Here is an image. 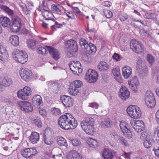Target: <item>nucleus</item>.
Segmentation results:
<instances>
[{"label":"nucleus","instance_id":"f257e3e1","mask_svg":"<svg viewBox=\"0 0 159 159\" xmlns=\"http://www.w3.org/2000/svg\"><path fill=\"white\" fill-rule=\"evenodd\" d=\"M58 123L61 128L64 129H74L78 125L77 121L69 113L61 116L58 120Z\"/></svg>","mask_w":159,"mask_h":159},{"label":"nucleus","instance_id":"f03ea898","mask_svg":"<svg viewBox=\"0 0 159 159\" xmlns=\"http://www.w3.org/2000/svg\"><path fill=\"white\" fill-rule=\"evenodd\" d=\"M81 127L88 134L92 135L95 130L94 119L91 117L86 118L80 122Z\"/></svg>","mask_w":159,"mask_h":159},{"label":"nucleus","instance_id":"7ed1b4c3","mask_svg":"<svg viewBox=\"0 0 159 159\" xmlns=\"http://www.w3.org/2000/svg\"><path fill=\"white\" fill-rule=\"evenodd\" d=\"M13 58L16 61L22 64H24L28 59L26 53L18 49H15L13 53Z\"/></svg>","mask_w":159,"mask_h":159},{"label":"nucleus","instance_id":"20e7f679","mask_svg":"<svg viewBox=\"0 0 159 159\" xmlns=\"http://www.w3.org/2000/svg\"><path fill=\"white\" fill-rule=\"evenodd\" d=\"M127 112L129 116L133 118L137 119L141 116L140 108L135 106H129L127 108Z\"/></svg>","mask_w":159,"mask_h":159},{"label":"nucleus","instance_id":"39448f33","mask_svg":"<svg viewBox=\"0 0 159 159\" xmlns=\"http://www.w3.org/2000/svg\"><path fill=\"white\" fill-rule=\"evenodd\" d=\"M82 84V82L80 80L74 81L68 90L70 94L73 96L77 95L79 93L78 89L81 87Z\"/></svg>","mask_w":159,"mask_h":159},{"label":"nucleus","instance_id":"423d86ee","mask_svg":"<svg viewBox=\"0 0 159 159\" xmlns=\"http://www.w3.org/2000/svg\"><path fill=\"white\" fill-rule=\"evenodd\" d=\"M145 104L149 108L154 107L156 105L155 98L153 93L150 91H147L145 99Z\"/></svg>","mask_w":159,"mask_h":159},{"label":"nucleus","instance_id":"0eeeda50","mask_svg":"<svg viewBox=\"0 0 159 159\" xmlns=\"http://www.w3.org/2000/svg\"><path fill=\"white\" fill-rule=\"evenodd\" d=\"M98 74L94 70L89 69L84 77L85 80L89 83H93L96 82L98 79Z\"/></svg>","mask_w":159,"mask_h":159},{"label":"nucleus","instance_id":"6e6552de","mask_svg":"<svg viewBox=\"0 0 159 159\" xmlns=\"http://www.w3.org/2000/svg\"><path fill=\"white\" fill-rule=\"evenodd\" d=\"M66 44L68 52L73 55L78 50V46L76 41L70 39L67 41Z\"/></svg>","mask_w":159,"mask_h":159},{"label":"nucleus","instance_id":"1a4fd4ad","mask_svg":"<svg viewBox=\"0 0 159 159\" xmlns=\"http://www.w3.org/2000/svg\"><path fill=\"white\" fill-rule=\"evenodd\" d=\"M131 49L136 53H139L143 52V49L141 42L135 39L131 40L130 43Z\"/></svg>","mask_w":159,"mask_h":159},{"label":"nucleus","instance_id":"9d476101","mask_svg":"<svg viewBox=\"0 0 159 159\" xmlns=\"http://www.w3.org/2000/svg\"><path fill=\"white\" fill-rule=\"evenodd\" d=\"M12 23L10 28L11 30L15 32L19 31L22 26L20 19L18 17L15 18L13 19Z\"/></svg>","mask_w":159,"mask_h":159},{"label":"nucleus","instance_id":"9b49d317","mask_svg":"<svg viewBox=\"0 0 159 159\" xmlns=\"http://www.w3.org/2000/svg\"><path fill=\"white\" fill-rule=\"evenodd\" d=\"M37 151L34 148H27L24 149L21 152L23 157L26 158L32 157L37 153Z\"/></svg>","mask_w":159,"mask_h":159},{"label":"nucleus","instance_id":"f8f14e48","mask_svg":"<svg viewBox=\"0 0 159 159\" xmlns=\"http://www.w3.org/2000/svg\"><path fill=\"white\" fill-rule=\"evenodd\" d=\"M20 108L22 111L28 112L32 111L33 107L31 104L27 102H20L18 103Z\"/></svg>","mask_w":159,"mask_h":159},{"label":"nucleus","instance_id":"ddd939ff","mask_svg":"<svg viewBox=\"0 0 159 159\" xmlns=\"http://www.w3.org/2000/svg\"><path fill=\"white\" fill-rule=\"evenodd\" d=\"M20 76L22 79L28 81L31 79L32 73L31 71L27 68L23 69L20 72Z\"/></svg>","mask_w":159,"mask_h":159},{"label":"nucleus","instance_id":"4468645a","mask_svg":"<svg viewBox=\"0 0 159 159\" xmlns=\"http://www.w3.org/2000/svg\"><path fill=\"white\" fill-rule=\"evenodd\" d=\"M60 99L63 104L66 107H70L74 103L73 99L70 96L63 95L61 96Z\"/></svg>","mask_w":159,"mask_h":159},{"label":"nucleus","instance_id":"2eb2a0df","mask_svg":"<svg viewBox=\"0 0 159 159\" xmlns=\"http://www.w3.org/2000/svg\"><path fill=\"white\" fill-rule=\"evenodd\" d=\"M130 88L134 93L137 92L139 83L137 76H135L128 82Z\"/></svg>","mask_w":159,"mask_h":159},{"label":"nucleus","instance_id":"dca6fc26","mask_svg":"<svg viewBox=\"0 0 159 159\" xmlns=\"http://www.w3.org/2000/svg\"><path fill=\"white\" fill-rule=\"evenodd\" d=\"M120 127L124 135L129 138L131 137L132 133L127 128V124L126 122L121 121L120 122Z\"/></svg>","mask_w":159,"mask_h":159},{"label":"nucleus","instance_id":"f3484780","mask_svg":"<svg viewBox=\"0 0 159 159\" xmlns=\"http://www.w3.org/2000/svg\"><path fill=\"white\" fill-rule=\"evenodd\" d=\"M119 95L123 100H125L129 98L130 93L126 87H122L120 89Z\"/></svg>","mask_w":159,"mask_h":159},{"label":"nucleus","instance_id":"a211bd4d","mask_svg":"<svg viewBox=\"0 0 159 159\" xmlns=\"http://www.w3.org/2000/svg\"><path fill=\"white\" fill-rule=\"evenodd\" d=\"M46 47L54 59L57 60L60 58V53L57 49L47 46H46Z\"/></svg>","mask_w":159,"mask_h":159},{"label":"nucleus","instance_id":"6ab92c4d","mask_svg":"<svg viewBox=\"0 0 159 159\" xmlns=\"http://www.w3.org/2000/svg\"><path fill=\"white\" fill-rule=\"evenodd\" d=\"M85 50V51L87 53L93 55L97 51V48L95 45L89 43Z\"/></svg>","mask_w":159,"mask_h":159},{"label":"nucleus","instance_id":"aec40b11","mask_svg":"<svg viewBox=\"0 0 159 159\" xmlns=\"http://www.w3.org/2000/svg\"><path fill=\"white\" fill-rule=\"evenodd\" d=\"M132 73V69L129 66H125L122 68V75L125 79H127L129 77Z\"/></svg>","mask_w":159,"mask_h":159},{"label":"nucleus","instance_id":"412c9836","mask_svg":"<svg viewBox=\"0 0 159 159\" xmlns=\"http://www.w3.org/2000/svg\"><path fill=\"white\" fill-rule=\"evenodd\" d=\"M30 141L33 144L36 143L39 140V135L37 132H33L29 137Z\"/></svg>","mask_w":159,"mask_h":159},{"label":"nucleus","instance_id":"4be33fe9","mask_svg":"<svg viewBox=\"0 0 159 159\" xmlns=\"http://www.w3.org/2000/svg\"><path fill=\"white\" fill-rule=\"evenodd\" d=\"M47 84L50 89L53 90L54 92H56L58 90L60 86V84L57 82L51 80L47 82Z\"/></svg>","mask_w":159,"mask_h":159},{"label":"nucleus","instance_id":"5701e85b","mask_svg":"<svg viewBox=\"0 0 159 159\" xmlns=\"http://www.w3.org/2000/svg\"><path fill=\"white\" fill-rule=\"evenodd\" d=\"M32 102L33 104L37 106H42L43 102L40 96L36 95L34 96L32 99Z\"/></svg>","mask_w":159,"mask_h":159},{"label":"nucleus","instance_id":"b1692460","mask_svg":"<svg viewBox=\"0 0 159 159\" xmlns=\"http://www.w3.org/2000/svg\"><path fill=\"white\" fill-rule=\"evenodd\" d=\"M102 154L104 159H112L113 157L112 152L108 149H104Z\"/></svg>","mask_w":159,"mask_h":159},{"label":"nucleus","instance_id":"393cba45","mask_svg":"<svg viewBox=\"0 0 159 159\" xmlns=\"http://www.w3.org/2000/svg\"><path fill=\"white\" fill-rule=\"evenodd\" d=\"M62 7L58 4H52L51 6L52 11L54 13L59 14H61L62 13Z\"/></svg>","mask_w":159,"mask_h":159},{"label":"nucleus","instance_id":"a878e982","mask_svg":"<svg viewBox=\"0 0 159 159\" xmlns=\"http://www.w3.org/2000/svg\"><path fill=\"white\" fill-rule=\"evenodd\" d=\"M19 38L16 35H12L9 38V42L15 46H17L19 44Z\"/></svg>","mask_w":159,"mask_h":159},{"label":"nucleus","instance_id":"bb28decb","mask_svg":"<svg viewBox=\"0 0 159 159\" xmlns=\"http://www.w3.org/2000/svg\"><path fill=\"white\" fill-rule=\"evenodd\" d=\"M112 72L113 74L115 79L118 82H121V79L120 72V69L118 68H116L113 69Z\"/></svg>","mask_w":159,"mask_h":159},{"label":"nucleus","instance_id":"cd10ccee","mask_svg":"<svg viewBox=\"0 0 159 159\" xmlns=\"http://www.w3.org/2000/svg\"><path fill=\"white\" fill-rule=\"evenodd\" d=\"M8 57L6 48L2 45H0V59H7Z\"/></svg>","mask_w":159,"mask_h":159},{"label":"nucleus","instance_id":"c85d7f7f","mask_svg":"<svg viewBox=\"0 0 159 159\" xmlns=\"http://www.w3.org/2000/svg\"><path fill=\"white\" fill-rule=\"evenodd\" d=\"M68 159H84V158L75 151H73L70 153L68 156Z\"/></svg>","mask_w":159,"mask_h":159},{"label":"nucleus","instance_id":"c756f323","mask_svg":"<svg viewBox=\"0 0 159 159\" xmlns=\"http://www.w3.org/2000/svg\"><path fill=\"white\" fill-rule=\"evenodd\" d=\"M98 68L100 71H105L109 68V65L107 62L101 61L99 64Z\"/></svg>","mask_w":159,"mask_h":159},{"label":"nucleus","instance_id":"7c9ffc66","mask_svg":"<svg viewBox=\"0 0 159 159\" xmlns=\"http://www.w3.org/2000/svg\"><path fill=\"white\" fill-rule=\"evenodd\" d=\"M0 22L2 26L5 27H8L10 24V19L6 17H0Z\"/></svg>","mask_w":159,"mask_h":159},{"label":"nucleus","instance_id":"2f4dec72","mask_svg":"<svg viewBox=\"0 0 159 159\" xmlns=\"http://www.w3.org/2000/svg\"><path fill=\"white\" fill-rule=\"evenodd\" d=\"M130 123L132 126H134V125L138 127L140 126L142 128H143V127L145 126L144 122L141 120L131 121Z\"/></svg>","mask_w":159,"mask_h":159},{"label":"nucleus","instance_id":"473e14b6","mask_svg":"<svg viewBox=\"0 0 159 159\" xmlns=\"http://www.w3.org/2000/svg\"><path fill=\"white\" fill-rule=\"evenodd\" d=\"M100 125L102 128H108L111 127V123L110 120L106 118L104 120L100 123Z\"/></svg>","mask_w":159,"mask_h":159},{"label":"nucleus","instance_id":"72a5a7b5","mask_svg":"<svg viewBox=\"0 0 159 159\" xmlns=\"http://www.w3.org/2000/svg\"><path fill=\"white\" fill-rule=\"evenodd\" d=\"M1 8L10 16H12L13 14V11L7 6L2 5L0 7Z\"/></svg>","mask_w":159,"mask_h":159},{"label":"nucleus","instance_id":"f704fd0d","mask_svg":"<svg viewBox=\"0 0 159 159\" xmlns=\"http://www.w3.org/2000/svg\"><path fill=\"white\" fill-rule=\"evenodd\" d=\"M146 65L144 61L141 59H139L137 62L136 68L138 70L146 67Z\"/></svg>","mask_w":159,"mask_h":159},{"label":"nucleus","instance_id":"c9c22d12","mask_svg":"<svg viewBox=\"0 0 159 159\" xmlns=\"http://www.w3.org/2000/svg\"><path fill=\"white\" fill-rule=\"evenodd\" d=\"M139 75L140 77L143 78L146 76L148 73V70L146 67L138 70Z\"/></svg>","mask_w":159,"mask_h":159},{"label":"nucleus","instance_id":"e433bc0d","mask_svg":"<svg viewBox=\"0 0 159 159\" xmlns=\"http://www.w3.org/2000/svg\"><path fill=\"white\" fill-rule=\"evenodd\" d=\"M58 144L61 146H64L66 148L68 145L66 140L63 137H60L57 140Z\"/></svg>","mask_w":159,"mask_h":159},{"label":"nucleus","instance_id":"4c0bfd02","mask_svg":"<svg viewBox=\"0 0 159 159\" xmlns=\"http://www.w3.org/2000/svg\"><path fill=\"white\" fill-rule=\"evenodd\" d=\"M11 84V80L8 78L3 79L2 80V85L5 87H9Z\"/></svg>","mask_w":159,"mask_h":159},{"label":"nucleus","instance_id":"58836bf2","mask_svg":"<svg viewBox=\"0 0 159 159\" xmlns=\"http://www.w3.org/2000/svg\"><path fill=\"white\" fill-rule=\"evenodd\" d=\"M27 43L28 47L31 49H34L36 48L35 41L34 39H28Z\"/></svg>","mask_w":159,"mask_h":159},{"label":"nucleus","instance_id":"ea45409f","mask_svg":"<svg viewBox=\"0 0 159 159\" xmlns=\"http://www.w3.org/2000/svg\"><path fill=\"white\" fill-rule=\"evenodd\" d=\"M17 95L18 98L22 100H27L28 98L22 90H19L17 93Z\"/></svg>","mask_w":159,"mask_h":159},{"label":"nucleus","instance_id":"a19ab883","mask_svg":"<svg viewBox=\"0 0 159 159\" xmlns=\"http://www.w3.org/2000/svg\"><path fill=\"white\" fill-rule=\"evenodd\" d=\"M25 94L26 96L28 98V97L31 94L32 91L30 88L28 86H25L23 89H21Z\"/></svg>","mask_w":159,"mask_h":159},{"label":"nucleus","instance_id":"79ce46f5","mask_svg":"<svg viewBox=\"0 0 159 159\" xmlns=\"http://www.w3.org/2000/svg\"><path fill=\"white\" fill-rule=\"evenodd\" d=\"M42 15L46 20L51 19L52 14L48 10L42 11Z\"/></svg>","mask_w":159,"mask_h":159},{"label":"nucleus","instance_id":"37998d69","mask_svg":"<svg viewBox=\"0 0 159 159\" xmlns=\"http://www.w3.org/2000/svg\"><path fill=\"white\" fill-rule=\"evenodd\" d=\"M152 143L153 141L152 140L147 139L144 141L143 145L145 148H148L152 146Z\"/></svg>","mask_w":159,"mask_h":159},{"label":"nucleus","instance_id":"c03bdc74","mask_svg":"<svg viewBox=\"0 0 159 159\" xmlns=\"http://www.w3.org/2000/svg\"><path fill=\"white\" fill-rule=\"evenodd\" d=\"M88 143L90 147L94 148L97 145V142L94 139L89 138L88 140Z\"/></svg>","mask_w":159,"mask_h":159},{"label":"nucleus","instance_id":"a18cd8bd","mask_svg":"<svg viewBox=\"0 0 159 159\" xmlns=\"http://www.w3.org/2000/svg\"><path fill=\"white\" fill-rule=\"evenodd\" d=\"M79 43L80 46L82 48H84V49L89 45L88 42L83 38H82L80 40Z\"/></svg>","mask_w":159,"mask_h":159},{"label":"nucleus","instance_id":"49530a36","mask_svg":"<svg viewBox=\"0 0 159 159\" xmlns=\"http://www.w3.org/2000/svg\"><path fill=\"white\" fill-rule=\"evenodd\" d=\"M47 49L45 46V48L41 47L38 48L37 49V52L39 54L43 55L47 53Z\"/></svg>","mask_w":159,"mask_h":159},{"label":"nucleus","instance_id":"de8ad7c7","mask_svg":"<svg viewBox=\"0 0 159 159\" xmlns=\"http://www.w3.org/2000/svg\"><path fill=\"white\" fill-rule=\"evenodd\" d=\"M117 139L119 143L122 145H124L125 147L129 145L127 142L123 137L119 136L118 137Z\"/></svg>","mask_w":159,"mask_h":159},{"label":"nucleus","instance_id":"09e8293b","mask_svg":"<svg viewBox=\"0 0 159 159\" xmlns=\"http://www.w3.org/2000/svg\"><path fill=\"white\" fill-rule=\"evenodd\" d=\"M44 142L47 145H51L52 144L53 142V139L51 136H49L45 138L44 139Z\"/></svg>","mask_w":159,"mask_h":159},{"label":"nucleus","instance_id":"8fccbe9b","mask_svg":"<svg viewBox=\"0 0 159 159\" xmlns=\"http://www.w3.org/2000/svg\"><path fill=\"white\" fill-rule=\"evenodd\" d=\"M71 141L72 145L74 146H78L81 144L80 141L76 139H72Z\"/></svg>","mask_w":159,"mask_h":159},{"label":"nucleus","instance_id":"3c124183","mask_svg":"<svg viewBox=\"0 0 159 159\" xmlns=\"http://www.w3.org/2000/svg\"><path fill=\"white\" fill-rule=\"evenodd\" d=\"M52 113L55 116L61 114V111L60 109L55 107L52 108Z\"/></svg>","mask_w":159,"mask_h":159},{"label":"nucleus","instance_id":"603ef678","mask_svg":"<svg viewBox=\"0 0 159 159\" xmlns=\"http://www.w3.org/2000/svg\"><path fill=\"white\" fill-rule=\"evenodd\" d=\"M155 15V14L149 12L146 14L144 15V17L148 19H153L154 18Z\"/></svg>","mask_w":159,"mask_h":159},{"label":"nucleus","instance_id":"864d4df0","mask_svg":"<svg viewBox=\"0 0 159 159\" xmlns=\"http://www.w3.org/2000/svg\"><path fill=\"white\" fill-rule=\"evenodd\" d=\"M147 58L148 62L150 64H152L154 62V58L151 55L148 54L147 57Z\"/></svg>","mask_w":159,"mask_h":159},{"label":"nucleus","instance_id":"5fc2aeb1","mask_svg":"<svg viewBox=\"0 0 159 159\" xmlns=\"http://www.w3.org/2000/svg\"><path fill=\"white\" fill-rule=\"evenodd\" d=\"M33 121L34 123L38 127H40L42 126V122L40 119H35Z\"/></svg>","mask_w":159,"mask_h":159},{"label":"nucleus","instance_id":"6e6d98bb","mask_svg":"<svg viewBox=\"0 0 159 159\" xmlns=\"http://www.w3.org/2000/svg\"><path fill=\"white\" fill-rule=\"evenodd\" d=\"M133 128L134 129L135 131H136L137 132H140L143 130L144 129V127H143V128H142V127H141L140 126L139 127L136 126H132Z\"/></svg>","mask_w":159,"mask_h":159},{"label":"nucleus","instance_id":"4d7b16f0","mask_svg":"<svg viewBox=\"0 0 159 159\" xmlns=\"http://www.w3.org/2000/svg\"><path fill=\"white\" fill-rule=\"evenodd\" d=\"M106 17L108 18H110L112 16V13L109 10H107L104 12Z\"/></svg>","mask_w":159,"mask_h":159},{"label":"nucleus","instance_id":"13d9d810","mask_svg":"<svg viewBox=\"0 0 159 159\" xmlns=\"http://www.w3.org/2000/svg\"><path fill=\"white\" fill-rule=\"evenodd\" d=\"M112 57L113 59H115L117 61H120L121 59V57L120 55L116 53H115L112 56Z\"/></svg>","mask_w":159,"mask_h":159},{"label":"nucleus","instance_id":"bf43d9fd","mask_svg":"<svg viewBox=\"0 0 159 159\" xmlns=\"http://www.w3.org/2000/svg\"><path fill=\"white\" fill-rule=\"evenodd\" d=\"M66 15L69 18V19L73 20L75 19V17L71 11H69L67 12Z\"/></svg>","mask_w":159,"mask_h":159},{"label":"nucleus","instance_id":"052dcab7","mask_svg":"<svg viewBox=\"0 0 159 159\" xmlns=\"http://www.w3.org/2000/svg\"><path fill=\"white\" fill-rule=\"evenodd\" d=\"M89 106L92 108L97 109L99 106V104L96 102H92L89 104Z\"/></svg>","mask_w":159,"mask_h":159},{"label":"nucleus","instance_id":"680f3d73","mask_svg":"<svg viewBox=\"0 0 159 159\" xmlns=\"http://www.w3.org/2000/svg\"><path fill=\"white\" fill-rule=\"evenodd\" d=\"M128 18L127 15L125 13L122 14L120 17V20L121 21H124L125 20Z\"/></svg>","mask_w":159,"mask_h":159},{"label":"nucleus","instance_id":"e2e57ef3","mask_svg":"<svg viewBox=\"0 0 159 159\" xmlns=\"http://www.w3.org/2000/svg\"><path fill=\"white\" fill-rule=\"evenodd\" d=\"M77 65H78V66H80V64L79 61L77 62L76 64H75V63H74V64L72 63L71 64H70L69 65V67H70V69L71 70H72V69H74V68L75 67H74L75 66H76Z\"/></svg>","mask_w":159,"mask_h":159},{"label":"nucleus","instance_id":"0e129e2a","mask_svg":"<svg viewBox=\"0 0 159 159\" xmlns=\"http://www.w3.org/2000/svg\"><path fill=\"white\" fill-rule=\"evenodd\" d=\"M39 113L43 117H45L46 115V112L45 109L40 110Z\"/></svg>","mask_w":159,"mask_h":159},{"label":"nucleus","instance_id":"69168bd1","mask_svg":"<svg viewBox=\"0 0 159 159\" xmlns=\"http://www.w3.org/2000/svg\"><path fill=\"white\" fill-rule=\"evenodd\" d=\"M110 135L112 138H114L116 139H117L118 137H119L115 132H112L111 133Z\"/></svg>","mask_w":159,"mask_h":159},{"label":"nucleus","instance_id":"338daca9","mask_svg":"<svg viewBox=\"0 0 159 159\" xmlns=\"http://www.w3.org/2000/svg\"><path fill=\"white\" fill-rule=\"evenodd\" d=\"M153 150L154 151L155 155L159 158V147H158L157 149H156L155 150L153 149Z\"/></svg>","mask_w":159,"mask_h":159},{"label":"nucleus","instance_id":"774afa93","mask_svg":"<svg viewBox=\"0 0 159 159\" xmlns=\"http://www.w3.org/2000/svg\"><path fill=\"white\" fill-rule=\"evenodd\" d=\"M155 117L157 119V122L159 124V110L155 114Z\"/></svg>","mask_w":159,"mask_h":159}]
</instances>
